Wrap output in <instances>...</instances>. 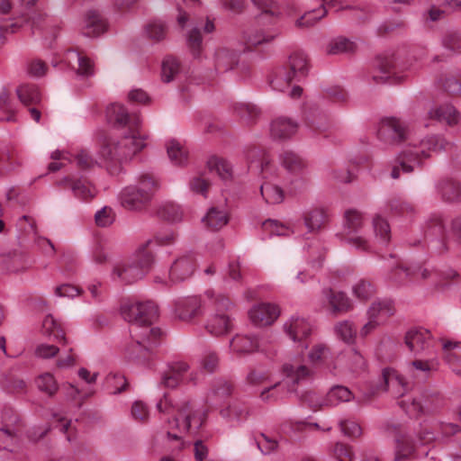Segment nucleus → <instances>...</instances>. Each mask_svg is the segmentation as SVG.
<instances>
[{
  "label": "nucleus",
  "mask_w": 461,
  "mask_h": 461,
  "mask_svg": "<svg viewBox=\"0 0 461 461\" xmlns=\"http://www.w3.org/2000/svg\"><path fill=\"white\" fill-rule=\"evenodd\" d=\"M445 49L453 52H461V32L451 31L445 34L442 40Z\"/></svg>",
  "instance_id": "62"
},
{
  "label": "nucleus",
  "mask_w": 461,
  "mask_h": 461,
  "mask_svg": "<svg viewBox=\"0 0 461 461\" xmlns=\"http://www.w3.org/2000/svg\"><path fill=\"white\" fill-rule=\"evenodd\" d=\"M1 262L4 267L10 272H18L24 268L23 267V256L20 253H9L8 255H3Z\"/></svg>",
  "instance_id": "56"
},
{
  "label": "nucleus",
  "mask_w": 461,
  "mask_h": 461,
  "mask_svg": "<svg viewBox=\"0 0 461 461\" xmlns=\"http://www.w3.org/2000/svg\"><path fill=\"white\" fill-rule=\"evenodd\" d=\"M207 167L211 172L216 173L224 181L232 177V167L222 158L211 157L207 161Z\"/></svg>",
  "instance_id": "41"
},
{
  "label": "nucleus",
  "mask_w": 461,
  "mask_h": 461,
  "mask_svg": "<svg viewBox=\"0 0 461 461\" xmlns=\"http://www.w3.org/2000/svg\"><path fill=\"white\" fill-rule=\"evenodd\" d=\"M200 365L205 372L213 373L219 365L218 354L214 351L206 350L200 360Z\"/></svg>",
  "instance_id": "64"
},
{
  "label": "nucleus",
  "mask_w": 461,
  "mask_h": 461,
  "mask_svg": "<svg viewBox=\"0 0 461 461\" xmlns=\"http://www.w3.org/2000/svg\"><path fill=\"white\" fill-rule=\"evenodd\" d=\"M296 79L292 76L291 72L286 68H279L270 84L274 90L279 92H285L291 86L293 81Z\"/></svg>",
  "instance_id": "43"
},
{
  "label": "nucleus",
  "mask_w": 461,
  "mask_h": 461,
  "mask_svg": "<svg viewBox=\"0 0 461 461\" xmlns=\"http://www.w3.org/2000/svg\"><path fill=\"white\" fill-rule=\"evenodd\" d=\"M377 138L385 144H395L406 138L405 124L397 118L382 119L377 127Z\"/></svg>",
  "instance_id": "13"
},
{
  "label": "nucleus",
  "mask_w": 461,
  "mask_h": 461,
  "mask_svg": "<svg viewBox=\"0 0 461 461\" xmlns=\"http://www.w3.org/2000/svg\"><path fill=\"white\" fill-rule=\"evenodd\" d=\"M244 37L248 48L269 42L275 38L273 34H266L261 31L248 32Z\"/></svg>",
  "instance_id": "61"
},
{
  "label": "nucleus",
  "mask_w": 461,
  "mask_h": 461,
  "mask_svg": "<svg viewBox=\"0 0 461 461\" xmlns=\"http://www.w3.org/2000/svg\"><path fill=\"white\" fill-rule=\"evenodd\" d=\"M438 369V363L435 360L415 359L405 366V375H400L393 369H384L382 378L384 385L381 390H391L395 395H403L409 389V379L424 381L428 379L431 372Z\"/></svg>",
  "instance_id": "3"
},
{
  "label": "nucleus",
  "mask_w": 461,
  "mask_h": 461,
  "mask_svg": "<svg viewBox=\"0 0 461 461\" xmlns=\"http://www.w3.org/2000/svg\"><path fill=\"white\" fill-rule=\"evenodd\" d=\"M95 221L99 227H108L115 221V212L112 207L104 206L95 212Z\"/></svg>",
  "instance_id": "59"
},
{
  "label": "nucleus",
  "mask_w": 461,
  "mask_h": 461,
  "mask_svg": "<svg viewBox=\"0 0 461 461\" xmlns=\"http://www.w3.org/2000/svg\"><path fill=\"white\" fill-rule=\"evenodd\" d=\"M252 3L261 10L260 20L264 17H277L280 10L277 4L274 0H251Z\"/></svg>",
  "instance_id": "57"
},
{
  "label": "nucleus",
  "mask_w": 461,
  "mask_h": 461,
  "mask_svg": "<svg viewBox=\"0 0 461 461\" xmlns=\"http://www.w3.org/2000/svg\"><path fill=\"white\" fill-rule=\"evenodd\" d=\"M113 312L127 317H155L160 313L154 301H138L131 297L121 298Z\"/></svg>",
  "instance_id": "10"
},
{
  "label": "nucleus",
  "mask_w": 461,
  "mask_h": 461,
  "mask_svg": "<svg viewBox=\"0 0 461 461\" xmlns=\"http://www.w3.org/2000/svg\"><path fill=\"white\" fill-rule=\"evenodd\" d=\"M351 293L357 299L366 301L375 294V289L369 281L359 279L352 285Z\"/></svg>",
  "instance_id": "47"
},
{
  "label": "nucleus",
  "mask_w": 461,
  "mask_h": 461,
  "mask_svg": "<svg viewBox=\"0 0 461 461\" xmlns=\"http://www.w3.org/2000/svg\"><path fill=\"white\" fill-rule=\"evenodd\" d=\"M229 212L224 206H211L202 218L203 226L211 230H219L229 222Z\"/></svg>",
  "instance_id": "26"
},
{
  "label": "nucleus",
  "mask_w": 461,
  "mask_h": 461,
  "mask_svg": "<svg viewBox=\"0 0 461 461\" xmlns=\"http://www.w3.org/2000/svg\"><path fill=\"white\" fill-rule=\"evenodd\" d=\"M390 211L397 215H409L414 212V206L401 198H393L389 202L388 204Z\"/></svg>",
  "instance_id": "60"
},
{
  "label": "nucleus",
  "mask_w": 461,
  "mask_h": 461,
  "mask_svg": "<svg viewBox=\"0 0 461 461\" xmlns=\"http://www.w3.org/2000/svg\"><path fill=\"white\" fill-rule=\"evenodd\" d=\"M129 330L134 340L155 341L162 335L161 330L150 319H130Z\"/></svg>",
  "instance_id": "15"
},
{
  "label": "nucleus",
  "mask_w": 461,
  "mask_h": 461,
  "mask_svg": "<svg viewBox=\"0 0 461 461\" xmlns=\"http://www.w3.org/2000/svg\"><path fill=\"white\" fill-rule=\"evenodd\" d=\"M36 385L41 392L47 393L49 396H53L59 389V384L50 373L39 375L36 379Z\"/></svg>",
  "instance_id": "49"
},
{
  "label": "nucleus",
  "mask_w": 461,
  "mask_h": 461,
  "mask_svg": "<svg viewBox=\"0 0 461 461\" xmlns=\"http://www.w3.org/2000/svg\"><path fill=\"white\" fill-rule=\"evenodd\" d=\"M230 348L235 353L241 356L256 351L258 348V344L254 338L237 335L231 339Z\"/></svg>",
  "instance_id": "37"
},
{
  "label": "nucleus",
  "mask_w": 461,
  "mask_h": 461,
  "mask_svg": "<svg viewBox=\"0 0 461 461\" xmlns=\"http://www.w3.org/2000/svg\"><path fill=\"white\" fill-rule=\"evenodd\" d=\"M106 117L109 123L117 128L127 127L119 141L110 138H104L100 141V156L103 158L106 170L111 176H118L123 171L122 163L131 158L135 154L146 147L148 139L141 129V119L120 104H112L106 109Z\"/></svg>",
  "instance_id": "1"
},
{
  "label": "nucleus",
  "mask_w": 461,
  "mask_h": 461,
  "mask_svg": "<svg viewBox=\"0 0 461 461\" xmlns=\"http://www.w3.org/2000/svg\"><path fill=\"white\" fill-rule=\"evenodd\" d=\"M357 44L345 37H337L330 40L326 45L325 51L330 55L350 53L355 51Z\"/></svg>",
  "instance_id": "38"
},
{
  "label": "nucleus",
  "mask_w": 461,
  "mask_h": 461,
  "mask_svg": "<svg viewBox=\"0 0 461 461\" xmlns=\"http://www.w3.org/2000/svg\"><path fill=\"white\" fill-rule=\"evenodd\" d=\"M16 95L20 102L24 105L39 104L41 101V94L34 84H22L16 89Z\"/></svg>",
  "instance_id": "34"
},
{
  "label": "nucleus",
  "mask_w": 461,
  "mask_h": 461,
  "mask_svg": "<svg viewBox=\"0 0 461 461\" xmlns=\"http://www.w3.org/2000/svg\"><path fill=\"white\" fill-rule=\"evenodd\" d=\"M324 293L334 312L345 313L353 308L352 300L344 292L330 289Z\"/></svg>",
  "instance_id": "32"
},
{
  "label": "nucleus",
  "mask_w": 461,
  "mask_h": 461,
  "mask_svg": "<svg viewBox=\"0 0 461 461\" xmlns=\"http://www.w3.org/2000/svg\"><path fill=\"white\" fill-rule=\"evenodd\" d=\"M282 313L278 304L274 303H260L249 312V317H279Z\"/></svg>",
  "instance_id": "46"
},
{
  "label": "nucleus",
  "mask_w": 461,
  "mask_h": 461,
  "mask_svg": "<svg viewBox=\"0 0 461 461\" xmlns=\"http://www.w3.org/2000/svg\"><path fill=\"white\" fill-rule=\"evenodd\" d=\"M158 216L169 222H178L183 219V210L172 202H167L160 205L158 211Z\"/></svg>",
  "instance_id": "44"
},
{
  "label": "nucleus",
  "mask_w": 461,
  "mask_h": 461,
  "mask_svg": "<svg viewBox=\"0 0 461 461\" xmlns=\"http://www.w3.org/2000/svg\"><path fill=\"white\" fill-rule=\"evenodd\" d=\"M59 185L64 188L71 190L73 195L84 202H88L97 195V188L86 179H73L70 177H64L59 181Z\"/></svg>",
  "instance_id": "17"
},
{
  "label": "nucleus",
  "mask_w": 461,
  "mask_h": 461,
  "mask_svg": "<svg viewBox=\"0 0 461 461\" xmlns=\"http://www.w3.org/2000/svg\"><path fill=\"white\" fill-rule=\"evenodd\" d=\"M76 161L77 165L81 169H89L95 166H103L106 168V166L100 156V150L98 151V159L94 158L86 150H81L76 156Z\"/></svg>",
  "instance_id": "55"
},
{
  "label": "nucleus",
  "mask_w": 461,
  "mask_h": 461,
  "mask_svg": "<svg viewBox=\"0 0 461 461\" xmlns=\"http://www.w3.org/2000/svg\"><path fill=\"white\" fill-rule=\"evenodd\" d=\"M205 329L214 336L228 333L232 329L230 319H208Z\"/></svg>",
  "instance_id": "51"
},
{
  "label": "nucleus",
  "mask_w": 461,
  "mask_h": 461,
  "mask_svg": "<svg viewBox=\"0 0 461 461\" xmlns=\"http://www.w3.org/2000/svg\"><path fill=\"white\" fill-rule=\"evenodd\" d=\"M234 113L246 122L250 123L259 115V109L250 103H238L233 106Z\"/></svg>",
  "instance_id": "48"
},
{
  "label": "nucleus",
  "mask_w": 461,
  "mask_h": 461,
  "mask_svg": "<svg viewBox=\"0 0 461 461\" xmlns=\"http://www.w3.org/2000/svg\"><path fill=\"white\" fill-rule=\"evenodd\" d=\"M195 268V259L192 254H185L175 260L169 270V277L173 282H180L189 278Z\"/></svg>",
  "instance_id": "21"
},
{
  "label": "nucleus",
  "mask_w": 461,
  "mask_h": 461,
  "mask_svg": "<svg viewBox=\"0 0 461 461\" xmlns=\"http://www.w3.org/2000/svg\"><path fill=\"white\" fill-rule=\"evenodd\" d=\"M176 23L181 29L187 30L186 40L187 44L193 55L199 57L202 51L203 38L197 26H193L190 16L182 7H177V14L176 16Z\"/></svg>",
  "instance_id": "14"
},
{
  "label": "nucleus",
  "mask_w": 461,
  "mask_h": 461,
  "mask_svg": "<svg viewBox=\"0 0 461 461\" xmlns=\"http://www.w3.org/2000/svg\"><path fill=\"white\" fill-rule=\"evenodd\" d=\"M171 307V313L176 317H194L201 313L200 300L195 296L178 299L172 303Z\"/></svg>",
  "instance_id": "27"
},
{
  "label": "nucleus",
  "mask_w": 461,
  "mask_h": 461,
  "mask_svg": "<svg viewBox=\"0 0 461 461\" xmlns=\"http://www.w3.org/2000/svg\"><path fill=\"white\" fill-rule=\"evenodd\" d=\"M368 317H389L396 313L394 303L390 299L374 301L367 311Z\"/></svg>",
  "instance_id": "39"
},
{
  "label": "nucleus",
  "mask_w": 461,
  "mask_h": 461,
  "mask_svg": "<svg viewBox=\"0 0 461 461\" xmlns=\"http://www.w3.org/2000/svg\"><path fill=\"white\" fill-rule=\"evenodd\" d=\"M250 161V167L260 169L264 182L260 185V193L267 203H281L286 194L294 191L296 179H286L277 172L269 156L259 150L253 149L248 155Z\"/></svg>",
  "instance_id": "2"
},
{
  "label": "nucleus",
  "mask_w": 461,
  "mask_h": 461,
  "mask_svg": "<svg viewBox=\"0 0 461 461\" xmlns=\"http://www.w3.org/2000/svg\"><path fill=\"white\" fill-rule=\"evenodd\" d=\"M417 68L411 59L403 62L399 61L393 55L378 57L372 72V79L375 84L398 83L406 77L405 72Z\"/></svg>",
  "instance_id": "7"
},
{
  "label": "nucleus",
  "mask_w": 461,
  "mask_h": 461,
  "mask_svg": "<svg viewBox=\"0 0 461 461\" xmlns=\"http://www.w3.org/2000/svg\"><path fill=\"white\" fill-rule=\"evenodd\" d=\"M303 221L310 233L319 232L328 221V212L323 206H312L303 212Z\"/></svg>",
  "instance_id": "19"
},
{
  "label": "nucleus",
  "mask_w": 461,
  "mask_h": 461,
  "mask_svg": "<svg viewBox=\"0 0 461 461\" xmlns=\"http://www.w3.org/2000/svg\"><path fill=\"white\" fill-rule=\"evenodd\" d=\"M107 28L105 21L96 11H89L85 19L83 33L87 37H97Z\"/></svg>",
  "instance_id": "30"
},
{
  "label": "nucleus",
  "mask_w": 461,
  "mask_h": 461,
  "mask_svg": "<svg viewBox=\"0 0 461 461\" xmlns=\"http://www.w3.org/2000/svg\"><path fill=\"white\" fill-rule=\"evenodd\" d=\"M159 185L151 175H140L136 183L122 188L117 195L120 205L130 212H141L152 200Z\"/></svg>",
  "instance_id": "5"
},
{
  "label": "nucleus",
  "mask_w": 461,
  "mask_h": 461,
  "mask_svg": "<svg viewBox=\"0 0 461 461\" xmlns=\"http://www.w3.org/2000/svg\"><path fill=\"white\" fill-rule=\"evenodd\" d=\"M64 61L75 70L78 76L90 77L94 75V64L92 60L82 53L69 50L64 55Z\"/></svg>",
  "instance_id": "23"
},
{
  "label": "nucleus",
  "mask_w": 461,
  "mask_h": 461,
  "mask_svg": "<svg viewBox=\"0 0 461 461\" xmlns=\"http://www.w3.org/2000/svg\"><path fill=\"white\" fill-rule=\"evenodd\" d=\"M292 76L299 81L307 75L309 62L306 54L295 51L289 57V68H286Z\"/></svg>",
  "instance_id": "33"
},
{
  "label": "nucleus",
  "mask_w": 461,
  "mask_h": 461,
  "mask_svg": "<svg viewBox=\"0 0 461 461\" xmlns=\"http://www.w3.org/2000/svg\"><path fill=\"white\" fill-rule=\"evenodd\" d=\"M285 331L294 341H300L308 337L312 328L306 319H289L284 324Z\"/></svg>",
  "instance_id": "29"
},
{
  "label": "nucleus",
  "mask_w": 461,
  "mask_h": 461,
  "mask_svg": "<svg viewBox=\"0 0 461 461\" xmlns=\"http://www.w3.org/2000/svg\"><path fill=\"white\" fill-rule=\"evenodd\" d=\"M285 375L291 379L293 384H299L302 381H305L311 378L312 375V370L305 365L299 363H287L283 366Z\"/></svg>",
  "instance_id": "35"
},
{
  "label": "nucleus",
  "mask_w": 461,
  "mask_h": 461,
  "mask_svg": "<svg viewBox=\"0 0 461 461\" xmlns=\"http://www.w3.org/2000/svg\"><path fill=\"white\" fill-rule=\"evenodd\" d=\"M298 122L291 118L280 116L270 123V135L274 140H287L294 136L298 131Z\"/></svg>",
  "instance_id": "22"
},
{
  "label": "nucleus",
  "mask_w": 461,
  "mask_h": 461,
  "mask_svg": "<svg viewBox=\"0 0 461 461\" xmlns=\"http://www.w3.org/2000/svg\"><path fill=\"white\" fill-rule=\"evenodd\" d=\"M327 14L325 5H321L317 9L304 13L295 22V25L300 28H308L313 26L319 20L323 18Z\"/></svg>",
  "instance_id": "45"
},
{
  "label": "nucleus",
  "mask_w": 461,
  "mask_h": 461,
  "mask_svg": "<svg viewBox=\"0 0 461 461\" xmlns=\"http://www.w3.org/2000/svg\"><path fill=\"white\" fill-rule=\"evenodd\" d=\"M152 264V254L142 246L130 258L113 266V277L124 284H133L145 276Z\"/></svg>",
  "instance_id": "6"
},
{
  "label": "nucleus",
  "mask_w": 461,
  "mask_h": 461,
  "mask_svg": "<svg viewBox=\"0 0 461 461\" xmlns=\"http://www.w3.org/2000/svg\"><path fill=\"white\" fill-rule=\"evenodd\" d=\"M180 71L179 62L173 57H167L162 62L161 78L165 83H169Z\"/></svg>",
  "instance_id": "50"
},
{
  "label": "nucleus",
  "mask_w": 461,
  "mask_h": 461,
  "mask_svg": "<svg viewBox=\"0 0 461 461\" xmlns=\"http://www.w3.org/2000/svg\"><path fill=\"white\" fill-rule=\"evenodd\" d=\"M452 144L445 140L443 136L431 135L420 140L419 145L408 147L400 157V167H394L391 176L397 179L400 176V170L411 173L416 167L420 165L421 159L430 157L433 153L441 150H448Z\"/></svg>",
  "instance_id": "4"
},
{
  "label": "nucleus",
  "mask_w": 461,
  "mask_h": 461,
  "mask_svg": "<svg viewBox=\"0 0 461 461\" xmlns=\"http://www.w3.org/2000/svg\"><path fill=\"white\" fill-rule=\"evenodd\" d=\"M125 356L128 360L144 365L152 358V351L140 340H134L127 346Z\"/></svg>",
  "instance_id": "28"
},
{
  "label": "nucleus",
  "mask_w": 461,
  "mask_h": 461,
  "mask_svg": "<svg viewBox=\"0 0 461 461\" xmlns=\"http://www.w3.org/2000/svg\"><path fill=\"white\" fill-rule=\"evenodd\" d=\"M443 403L441 395L434 391L425 390L414 398L399 402L401 408L411 417L418 418L436 412Z\"/></svg>",
  "instance_id": "8"
},
{
  "label": "nucleus",
  "mask_w": 461,
  "mask_h": 461,
  "mask_svg": "<svg viewBox=\"0 0 461 461\" xmlns=\"http://www.w3.org/2000/svg\"><path fill=\"white\" fill-rule=\"evenodd\" d=\"M365 219L357 210H348L344 215V240L352 248L360 251L371 249L369 240L362 235Z\"/></svg>",
  "instance_id": "9"
},
{
  "label": "nucleus",
  "mask_w": 461,
  "mask_h": 461,
  "mask_svg": "<svg viewBox=\"0 0 461 461\" xmlns=\"http://www.w3.org/2000/svg\"><path fill=\"white\" fill-rule=\"evenodd\" d=\"M222 418L228 420H240L247 417L248 407L240 401H233L229 405L221 410Z\"/></svg>",
  "instance_id": "42"
},
{
  "label": "nucleus",
  "mask_w": 461,
  "mask_h": 461,
  "mask_svg": "<svg viewBox=\"0 0 461 461\" xmlns=\"http://www.w3.org/2000/svg\"><path fill=\"white\" fill-rule=\"evenodd\" d=\"M280 160L285 172L276 168L277 172L283 175L286 179H296L294 182L295 186L300 181L298 174L302 172L305 167L303 159L293 151H284L280 155Z\"/></svg>",
  "instance_id": "18"
},
{
  "label": "nucleus",
  "mask_w": 461,
  "mask_h": 461,
  "mask_svg": "<svg viewBox=\"0 0 461 461\" xmlns=\"http://www.w3.org/2000/svg\"><path fill=\"white\" fill-rule=\"evenodd\" d=\"M178 416L169 420V424L183 430L199 429L206 418V412L203 409L195 408L189 402L183 403L177 408Z\"/></svg>",
  "instance_id": "11"
},
{
  "label": "nucleus",
  "mask_w": 461,
  "mask_h": 461,
  "mask_svg": "<svg viewBox=\"0 0 461 461\" xmlns=\"http://www.w3.org/2000/svg\"><path fill=\"white\" fill-rule=\"evenodd\" d=\"M167 152L170 161L175 165L182 166L187 161L188 150L176 140H171L167 143Z\"/></svg>",
  "instance_id": "40"
},
{
  "label": "nucleus",
  "mask_w": 461,
  "mask_h": 461,
  "mask_svg": "<svg viewBox=\"0 0 461 461\" xmlns=\"http://www.w3.org/2000/svg\"><path fill=\"white\" fill-rule=\"evenodd\" d=\"M442 197L449 202L461 198V185L454 181H446L438 186Z\"/></svg>",
  "instance_id": "53"
},
{
  "label": "nucleus",
  "mask_w": 461,
  "mask_h": 461,
  "mask_svg": "<svg viewBox=\"0 0 461 461\" xmlns=\"http://www.w3.org/2000/svg\"><path fill=\"white\" fill-rule=\"evenodd\" d=\"M233 384L225 379H217L212 389V393L219 399H224L231 394Z\"/></svg>",
  "instance_id": "63"
},
{
  "label": "nucleus",
  "mask_w": 461,
  "mask_h": 461,
  "mask_svg": "<svg viewBox=\"0 0 461 461\" xmlns=\"http://www.w3.org/2000/svg\"><path fill=\"white\" fill-rule=\"evenodd\" d=\"M242 50H233L229 46H219L214 52V66L219 72H225L232 69L237 64L239 54Z\"/></svg>",
  "instance_id": "24"
},
{
  "label": "nucleus",
  "mask_w": 461,
  "mask_h": 461,
  "mask_svg": "<svg viewBox=\"0 0 461 461\" xmlns=\"http://www.w3.org/2000/svg\"><path fill=\"white\" fill-rule=\"evenodd\" d=\"M351 398L352 393L347 387L337 385L328 393L327 402L330 405H337L339 402H348Z\"/></svg>",
  "instance_id": "54"
},
{
  "label": "nucleus",
  "mask_w": 461,
  "mask_h": 461,
  "mask_svg": "<svg viewBox=\"0 0 461 461\" xmlns=\"http://www.w3.org/2000/svg\"><path fill=\"white\" fill-rule=\"evenodd\" d=\"M429 118L448 126H455L460 121V113L451 104L433 106L428 113Z\"/></svg>",
  "instance_id": "25"
},
{
  "label": "nucleus",
  "mask_w": 461,
  "mask_h": 461,
  "mask_svg": "<svg viewBox=\"0 0 461 461\" xmlns=\"http://www.w3.org/2000/svg\"><path fill=\"white\" fill-rule=\"evenodd\" d=\"M10 412L3 416V425L0 427V447L4 449L9 448L16 442L22 430L18 416Z\"/></svg>",
  "instance_id": "16"
},
{
  "label": "nucleus",
  "mask_w": 461,
  "mask_h": 461,
  "mask_svg": "<svg viewBox=\"0 0 461 461\" xmlns=\"http://www.w3.org/2000/svg\"><path fill=\"white\" fill-rule=\"evenodd\" d=\"M188 369L189 366L185 362L174 363L170 366L169 369L164 373L161 384L167 388L176 387Z\"/></svg>",
  "instance_id": "31"
},
{
  "label": "nucleus",
  "mask_w": 461,
  "mask_h": 461,
  "mask_svg": "<svg viewBox=\"0 0 461 461\" xmlns=\"http://www.w3.org/2000/svg\"><path fill=\"white\" fill-rule=\"evenodd\" d=\"M429 456V451L420 453L416 440L409 434L398 431L394 436L393 461H411L412 459Z\"/></svg>",
  "instance_id": "12"
},
{
  "label": "nucleus",
  "mask_w": 461,
  "mask_h": 461,
  "mask_svg": "<svg viewBox=\"0 0 461 461\" xmlns=\"http://www.w3.org/2000/svg\"><path fill=\"white\" fill-rule=\"evenodd\" d=\"M145 32L150 40L154 41H160L165 39L167 28L162 21L153 20L146 25Z\"/></svg>",
  "instance_id": "52"
},
{
  "label": "nucleus",
  "mask_w": 461,
  "mask_h": 461,
  "mask_svg": "<svg viewBox=\"0 0 461 461\" xmlns=\"http://www.w3.org/2000/svg\"><path fill=\"white\" fill-rule=\"evenodd\" d=\"M431 334L424 328L410 329L404 338V342L411 352L420 354L429 348Z\"/></svg>",
  "instance_id": "20"
},
{
  "label": "nucleus",
  "mask_w": 461,
  "mask_h": 461,
  "mask_svg": "<svg viewBox=\"0 0 461 461\" xmlns=\"http://www.w3.org/2000/svg\"><path fill=\"white\" fill-rule=\"evenodd\" d=\"M373 229L377 243L387 245L391 240V227L388 221L380 214H375L373 218Z\"/></svg>",
  "instance_id": "36"
},
{
  "label": "nucleus",
  "mask_w": 461,
  "mask_h": 461,
  "mask_svg": "<svg viewBox=\"0 0 461 461\" xmlns=\"http://www.w3.org/2000/svg\"><path fill=\"white\" fill-rule=\"evenodd\" d=\"M42 329L46 335L52 336L58 340H66L65 332L56 319H44Z\"/></svg>",
  "instance_id": "58"
}]
</instances>
